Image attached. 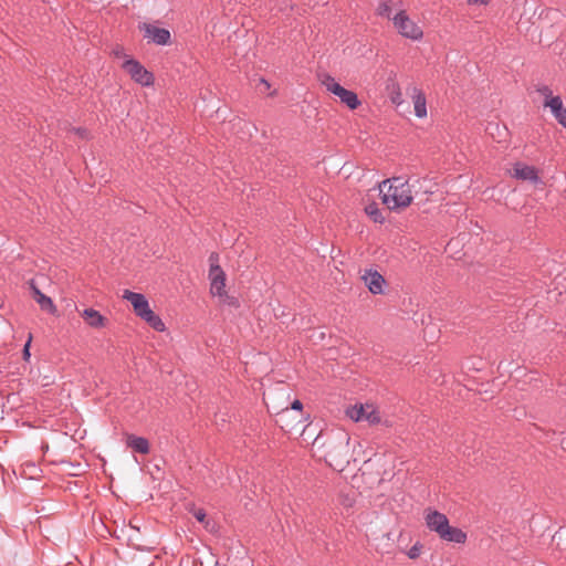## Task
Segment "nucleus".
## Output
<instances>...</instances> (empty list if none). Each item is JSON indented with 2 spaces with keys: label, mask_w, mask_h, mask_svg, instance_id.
<instances>
[{
  "label": "nucleus",
  "mask_w": 566,
  "mask_h": 566,
  "mask_svg": "<svg viewBox=\"0 0 566 566\" xmlns=\"http://www.w3.org/2000/svg\"><path fill=\"white\" fill-rule=\"evenodd\" d=\"M346 416L354 420L358 421H368L370 424H376L380 422V416L378 410L373 405H354L346 409Z\"/></svg>",
  "instance_id": "obj_6"
},
{
  "label": "nucleus",
  "mask_w": 566,
  "mask_h": 566,
  "mask_svg": "<svg viewBox=\"0 0 566 566\" xmlns=\"http://www.w3.org/2000/svg\"><path fill=\"white\" fill-rule=\"evenodd\" d=\"M76 133H77L81 137H83V138H85V137H86V130H85V129H83V128H77V129H76Z\"/></svg>",
  "instance_id": "obj_29"
},
{
  "label": "nucleus",
  "mask_w": 566,
  "mask_h": 566,
  "mask_svg": "<svg viewBox=\"0 0 566 566\" xmlns=\"http://www.w3.org/2000/svg\"><path fill=\"white\" fill-rule=\"evenodd\" d=\"M113 54L115 57L117 59H122L123 62L126 60V59H132L128 54H126L124 48H120V46H116L114 50H113Z\"/></svg>",
  "instance_id": "obj_23"
},
{
  "label": "nucleus",
  "mask_w": 566,
  "mask_h": 566,
  "mask_svg": "<svg viewBox=\"0 0 566 566\" xmlns=\"http://www.w3.org/2000/svg\"><path fill=\"white\" fill-rule=\"evenodd\" d=\"M392 21L400 35H423L422 30L409 19L405 11L395 14Z\"/></svg>",
  "instance_id": "obj_7"
},
{
  "label": "nucleus",
  "mask_w": 566,
  "mask_h": 566,
  "mask_svg": "<svg viewBox=\"0 0 566 566\" xmlns=\"http://www.w3.org/2000/svg\"><path fill=\"white\" fill-rule=\"evenodd\" d=\"M470 4H488L490 0H468Z\"/></svg>",
  "instance_id": "obj_28"
},
{
  "label": "nucleus",
  "mask_w": 566,
  "mask_h": 566,
  "mask_svg": "<svg viewBox=\"0 0 566 566\" xmlns=\"http://www.w3.org/2000/svg\"><path fill=\"white\" fill-rule=\"evenodd\" d=\"M31 335L29 336V339L28 342L25 343L24 347H23V357L24 359H28L30 357V344H31Z\"/></svg>",
  "instance_id": "obj_26"
},
{
  "label": "nucleus",
  "mask_w": 566,
  "mask_h": 566,
  "mask_svg": "<svg viewBox=\"0 0 566 566\" xmlns=\"http://www.w3.org/2000/svg\"><path fill=\"white\" fill-rule=\"evenodd\" d=\"M209 262L210 292L212 295L221 297L226 295V274L218 264L219 255L217 253H211L209 256Z\"/></svg>",
  "instance_id": "obj_5"
},
{
  "label": "nucleus",
  "mask_w": 566,
  "mask_h": 566,
  "mask_svg": "<svg viewBox=\"0 0 566 566\" xmlns=\"http://www.w3.org/2000/svg\"><path fill=\"white\" fill-rule=\"evenodd\" d=\"M421 548H422L421 544L416 543L408 551V557L411 559L418 558L421 553Z\"/></svg>",
  "instance_id": "obj_22"
},
{
  "label": "nucleus",
  "mask_w": 566,
  "mask_h": 566,
  "mask_svg": "<svg viewBox=\"0 0 566 566\" xmlns=\"http://www.w3.org/2000/svg\"><path fill=\"white\" fill-rule=\"evenodd\" d=\"M142 319L157 332L165 331V323L157 314L154 313L153 310H150Z\"/></svg>",
  "instance_id": "obj_17"
},
{
  "label": "nucleus",
  "mask_w": 566,
  "mask_h": 566,
  "mask_svg": "<svg viewBox=\"0 0 566 566\" xmlns=\"http://www.w3.org/2000/svg\"><path fill=\"white\" fill-rule=\"evenodd\" d=\"M397 101H398V97L392 98V102H394V103L399 104Z\"/></svg>",
  "instance_id": "obj_30"
},
{
  "label": "nucleus",
  "mask_w": 566,
  "mask_h": 566,
  "mask_svg": "<svg viewBox=\"0 0 566 566\" xmlns=\"http://www.w3.org/2000/svg\"><path fill=\"white\" fill-rule=\"evenodd\" d=\"M302 409H303V403L300 400H294L291 405V408L285 407L284 409H282V411L280 412L281 419H283L285 416H287L291 410L302 411Z\"/></svg>",
  "instance_id": "obj_20"
},
{
  "label": "nucleus",
  "mask_w": 566,
  "mask_h": 566,
  "mask_svg": "<svg viewBox=\"0 0 566 566\" xmlns=\"http://www.w3.org/2000/svg\"><path fill=\"white\" fill-rule=\"evenodd\" d=\"M337 438H338L339 443H340V447H339L340 451H345V453H347L348 444H349V441H350V437L346 432H339L337 434Z\"/></svg>",
  "instance_id": "obj_21"
},
{
  "label": "nucleus",
  "mask_w": 566,
  "mask_h": 566,
  "mask_svg": "<svg viewBox=\"0 0 566 566\" xmlns=\"http://www.w3.org/2000/svg\"><path fill=\"white\" fill-rule=\"evenodd\" d=\"M410 91H411L410 96H411V99L413 103L415 115L418 118L426 117L427 116V99H426L424 93L422 92V90H420L417 86H412Z\"/></svg>",
  "instance_id": "obj_10"
},
{
  "label": "nucleus",
  "mask_w": 566,
  "mask_h": 566,
  "mask_svg": "<svg viewBox=\"0 0 566 566\" xmlns=\"http://www.w3.org/2000/svg\"><path fill=\"white\" fill-rule=\"evenodd\" d=\"M151 40L157 45H170L172 43L171 38H151Z\"/></svg>",
  "instance_id": "obj_24"
},
{
  "label": "nucleus",
  "mask_w": 566,
  "mask_h": 566,
  "mask_svg": "<svg viewBox=\"0 0 566 566\" xmlns=\"http://www.w3.org/2000/svg\"><path fill=\"white\" fill-rule=\"evenodd\" d=\"M513 176L521 180H528L531 182L537 184L541 181L537 170L525 164H516L513 168Z\"/></svg>",
  "instance_id": "obj_11"
},
{
  "label": "nucleus",
  "mask_w": 566,
  "mask_h": 566,
  "mask_svg": "<svg viewBox=\"0 0 566 566\" xmlns=\"http://www.w3.org/2000/svg\"><path fill=\"white\" fill-rule=\"evenodd\" d=\"M139 31H144L146 35H170V31L165 28H160L153 23H139L138 24Z\"/></svg>",
  "instance_id": "obj_15"
},
{
  "label": "nucleus",
  "mask_w": 566,
  "mask_h": 566,
  "mask_svg": "<svg viewBox=\"0 0 566 566\" xmlns=\"http://www.w3.org/2000/svg\"><path fill=\"white\" fill-rule=\"evenodd\" d=\"M365 212L374 222L384 223L385 217L382 216V212H381L378 203L370 202V203L366 205Z\"/></svg>",
  "instance_id": "obj_16"
},
{
  "label": "nucleus",
  "mask_w": 566,
  "mask_h": 566,
  "mask_svg": "<svg viewBox=\"0 0 566 566\" xmlns=\"http://www.w3.org/2000/svg\"><path fill=\"white\" fill-rule=\"evenodd\" d=\"M31 290L33 292L34 300L40 305V307L43 311L55 314L56 306L54 305L52 298L43 294L33 282L31 283Z\"/></svg>",
  "instance_id": "obj_13"
},
{
  "label": "nucleus",
  "mask_w": 566,
  "mask_h": 566,
  "mask_svg": "<svg viewBox=\"0 0 566 566\" xmlns=\"http://www.w3.org/2000/svg\"><path fill=\"white\" fill-rule=\"evenodd\" d=\"M377 13L381 17L390 18L391 7L390 0H380L377 7Z\"/></svg>",
  "instance_id": "obj_18"
},
{
  "label": "nucleus",
  "mask_w": 566,
  "mask_h": 566,
  "mask_svg": "<svg viewBox=\"0 0 566 566\" xmlns=\"http://www.w3.org/2000/svg\"><path fill=\"white\" fill-rule=\"evenodd\" d=\"M322 84L325 88L337 96L339 101L345 104L349 109H356L360 105L357 94L353 91L346 90L338 82L335 81L329 74L322 76Z\"/></svg>",
  "instance_id": "obj_3"
},
{
  "label": "nucleus",
  "mask_w": 566,
  "mask_h": 566,
  "mask_svg": "<svg viewBox=\"0 0 566 566\" xmlns=\"http://www.w3.org/2000/svg\"><path fill=\"white\" fill-rule=\"evenodd\" d=\"M397 101H398V97L392 98V102H394V103L399 104Z\"/></svg>",
  "instance_id": "obj_31"
},
{
  "label": "nucleus",
  "mask_w": 566,
  "mask_h": 566,
  "mask_svg": "<svg viewBox=\"0 0 566 566\" xmlns=\"http://www.w3.org/2000/svg\"><path fill=\"white\" fill-rule=\"evenodd\" d=\"M416 184H419V179L412 180L403 177H392L381 181L378 188L382 203L389 210L409 207L413 200V193L417 192Z\"/></svg>",
  "instance_id": "obj_1"
},
{
  "label": "nucleus",
  "mask_w": 566,
  "mask_h": 566,
  "mask_svg": "<svg viewBox=\"0 0 566 566\" xmlns=\"http://www.w3.org/2000/svg\"><path fill=\"white\" fill-rule=\"evenodd\" d=\"M274 94H275V91L269 93L270 96H273Z\"/></svg>",
  "instance_id": "obj_32"
},
{
  "label": "nucleus",
  "mask_w": 566,
  "mask_h": 566,
  "mask_svg": "<svg viewBox=\"0 0 566 566\" xmlns=\"http://www.w3.org/2000/svg\"><path fill=\"white\" fill-rule=\"evenodd\" d=\"M536 92L544 97V103H548L551 98H555V96H553L551 87L547 85H538L536 87Z\"/></svg>",
  "instance_id": "obj_19"
},
{
  "label": "nucleus",
  "mask_w": 566,
  "mask_h": 566,
  "mask_svg": "<svg viewBox=\"0 0 566 566\" xmlns=\"http://www.w3.org/2000/svg\"><path fill=\"white\" fill-rule=\"evenodd\" d=\"M81 316L87 326L92 328H103L106 325V317H104L98 311L88 307L81 312Z\"/></svg>",
  "instance_id": "obj_12"
},
{
  "label": "nucleus",
  "mask_w": 566,
  "mask_h": 566,
  "mask_svg": "<svg viewBox=\"0 0 566 566\" xmlns=\"http://www.w3.org/2000/svg\"><path fill=\"white\" fill-rule=\"evenodd\" d=\"M120 67L139 85L148 87L154 84V74L146 70L137 60L126 59L122 62Z\"/></svg>",
  "instance_id": "obj_4"
},
{
  "label": "nucleus",
  "mask_w": 566,
  "mask_h": 566,
  "mask_svg": "<svg viewBox=\"0 0 566 566\" xmlns=\"http://www.w3.org/2000/svg\"><path fill=\"white\" fill-rule=\"evenodd\" d=\"M123 298L132 304L135 314L140 318L145 317V315L151 310L148 300L142 293L125 290Z\"/></svg>",
  "instance_id": "obj_8"
},
{
  "label": "nucleus",
  "mask_w": 566,
  "mask_h": 566,
  "mask_svg": "<svg viewBox=\"0 0 566 566\" xmlns=\"http://www.w3.org/2000/svg\"><path fill=\"white\" fill-rule=\"evenodd\" d=\"M259 83L264 87V91H269L271 87L270 83L264 77H260Z\"/></svg>",
  "instance_id": "obj_27"
},
{
  "label": "nucleus",
  "mask_w": 566,
  "mask_h": 566,
  "mask_svg": "<svg viewBox=\"0 0 566 566\" xmlns=\"http://www.w3.org/2000/svg\"><path fill=\"white\" fill-rule=\"evenodd\" d=\"M193 516L198 522L203 523L206 520V512L202 509H198L193 512Z\"/></svg>",
  "instance_id": "obj_25"
},
{
  "label": "nucleus",
  "mask_w": 566,
  "mask_h": 566,
  "mask_svg": "<svg viewBox=\"0 0 566 566\" xmlns=\"http://www.w3.org/2000/svg\"><path fill=\"white\" fill-rule=\"evenodd\" d=\"M127 444L134 451L147 454L149 452V443L148 440L143 437L129 436L127 440Z\"/></svg>",
  "instance_id": "obj_14"
},
{
  "label": "nucleus",
  "mask_w": 566,
  "mask_h": 566,
  "mask_svg": "<svg viewBox=\"0 0 566 566\" xmlns=\"http://www.w3.org/2000/svg\"><path fill=\"white\" fill-rule=\"evenodd\" d=\"M424 520L428 528L436 532L440 538L457 544H463L467 541V534L458 527L450 526L448 517L443 513L428 510Z\"/></svg>",
  "instance_id": "obj_2"
},
{
  "label": "nucleus",
  "mask_w": 566,
  "mask_h": 566,
  "mask_svg": "<svg viewBox=\"0 0 566 566\" xmlns=\"http://www.w3.org/2000/svg\"><path fill=\"white\" fill-rule=\"evenodd\" d=\"M361 280L369 290L370 293L377 295L384 292L386 281L384 276L374 269H367L361 275Z\"/></svg>",
  "instance_id": "obj_9"
}]
</instances>
